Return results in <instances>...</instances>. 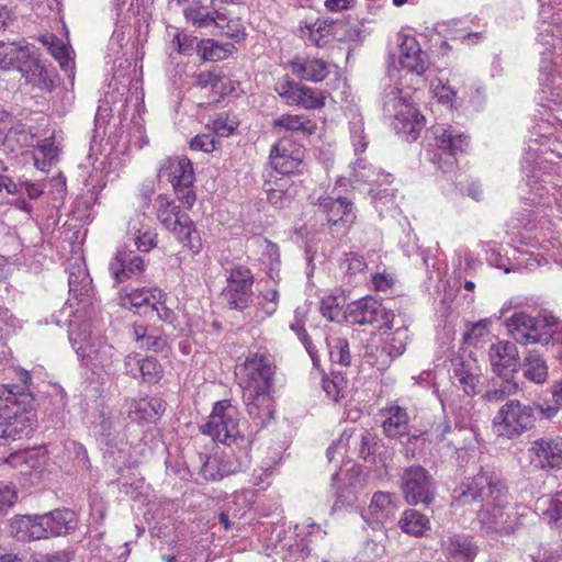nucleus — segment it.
Wrapping results in <instances>:
<instances>
[{
  "label": "nucleus",
  "instance_id": "nucleus-1",
  "mask_svg": "<svg viewBox=\"0 0 562 562\" xmlns=\"http://www.w3.org/2000/svg\"><path fill=\"white\" fill-rule=\"evenodd\" d=\"M273 374L269 359L259 353L249 355L237 370L243 401L248 415L258 426H265L273 416Z\"/></svg>",
  "mask_w": 562,
  "mask_h": 562
},
{
  "label": "nucleus",
  "instance_id": "nucleus-2",
  "mask_svg": "<svg viewBox=\"0 0 562 562\" xmlns=\"http://www.w3.org/2000/svg\"><path fill=\"white\" fill-rule=\"evenodd\" d=\"M35 423L36 414L30 395L18 394L0 385V447L29 437Z\"/></svg>",
  "mask_w": 562,
  "mask_h": 562
},
{
  "label": "nucleus",
  "instance_id": "nucleus-3",
  "mask_svg": "<svg viewBox=\"0 0 562 562\" xmlns=\"http://www.w3.org/2000/svg\"><path fill=\"white\" fill-rule=\"evenodd\" d=\"M69 341L78 356L80 363L99 374L110 369L114 362L115 349L93 327L85 321L80 324L69 323Z\"/></svg>",
  "mask_w": 562,
  "mask_h": 562
},
{
  "label": "nucleus",
  "instance_id": "nucleus-4",
  "mask_svg": "<svg viewBox=\"0 0 562 562\" xmlns=\"http://www.w3.org/2000/svg\"><path fill=\"white\" fill-rule=\"evenodd\" d=\"M538 44L542 45L541 60L539 68L540 100L543 106L551 105L562 106V71L559 57L552 58L551 49L555 48L561 42L557 34L559 29L550 23L541 22L538 26Z\"/></svg>",
  "mask_w": 562,
  "mask_h": 562
},
{
  "label": "nucleus",
  "instance_id": "nucleus-5",
  "mask_svg": "<svg viewBox=\"0 0 562 562\" xmlns=\"http://www.w3.org/2000/svg\"><path fill=\"white\" fill-rule=\"evenodd\" d=\"M411 90L400 88L397 83L387 87L383 95V111L393 117V126L408 142H414L424 128V116L420 115L413 101Z\"/></svg>",
  "mask_w": 562,
  "mask_h": 562
},
{
  "label": "nucleus",
  "instance_id": "nucleus-6",
  "mask_svg": "<svg viewBox=\"0 0 562 562\" xmlns=\"http://www.w3.org/2000/svg\"><path fill=\"white\" fill-rule=\"evenodd\" d=\"M505 324L513 338L521 345H562V327H559L558 318L551 313L532 317L525 312H516Z\"/></svg>",
  "mask_w": 562,
  "mask_h": 562
},
{
  "label": "nucleus",
  "instance_id": "nucleus-7",
  "mask_svg": "<svg viewBox=\"0 0 562 562\" xmlns=\"http://www.w3.org/2000/svg\"><path fill=\"white\" fill-rule=\"evenodd\" d=\"M482 532L492 537L513 535L519 526L518 513L509 505L505 486L493 491L477 513Z\"/></svg>",
  "mask_w": 562,
  "mask_h": 562
},
{
  "label": "nucleus",
  "instance_id": "nucleus-8",
  "mask_svg": "<svg viewBox=\"0 0 562 562\" xmlns=\"http://www.w3.org/2000/svg\"><path fill=\"white\" fill-rule=\"evenodd\" d=\"M154 207L160 224L173 233L180 243L194 254L201 250V238L189 215L181 213L179 206L164 194L156 198Z\"/></svg>",
  "mask_w": 562,
  "mask_h": 562
},
{
  "label": "nucleus",
  "instance_id": "nucleus-9",
  "mask_svg": "<svg viewBox=\"0 0 562 562\" xmlns=\"http://www.w3.org/2000/svg\"><path fill=\"white\" fill-rule=\"evenodd\" d=\"M488 357L493 372L505 381L498 389L486 392L484 398L488 402H497L518 391V384L507 378L517 372L519 356L515 344L498 341L490 347Z\"/></svg>",
  "mask_w": 562,
  "mask_h": 562
},
{
  "label": "nucleus",
  "instance_id": "nucleus-10",
  "mask_svg": "<svg viewBox=\"0 0 562 562\" xmlns=\"http://www.w3.org/2000/svg\"><path fill=\"white\" fill-rule=\"evenodd\" d=\"M159 179H166L173 188L177 199L188 209L192 207L196 196L193 191L194 170L186 156H173L162 160L158 171Z\"/></svg>",
  "mask_w": 562,
  "mask_h": 562
},
{
  "label": "nucleus",
  "instance_id": "nucleus-11",
  "mask_svg": "<svg viewBox=\"0 0 562 562\" xmlns=\"http://www.w3.org/2000/svg\"><path fill=\"white\" fill-rule=\"evenodd\" d=\"M431 133L437 146L434 162L443 172L451 171L457 164L458 156L467 153L470 145L469 136L452 125L434 126Z\"/></svg>",
  "mask_w": 562,
  "mask_h": 562
},
{
  "label": "nucleus",
  "instance_id": "nucleus-12",
  "mask_svg": "<svg viewBox=\"0 0 562 562\" xmlns=\"http://www.w3.org/2000/svg\"><path fill=\"white\" fill-rule=\"evenodd\" d=\"M214 441L231 445L239 436V412L228 400L214 404L207 422L201 427Z\"/></svg>",
  "mask_w": 562,
  "mask_h": 562
},
{
  "label": "nucleus",
  "instance_id": "nucleus-13",
  "mask_svg": "<svg viewBox=\"0 0 562 562\" xmlns=\"http://www.w3.org/2000/svg\"><path fill=\"white\" fill-rule=\"evenodd\" d=\"M535 420L531 406L512 400L505 403L495 415L493 428L498 436L512 439L529 430Z\"/></svg>",
  "mask_w": 562,
  "mask_h": 562
},
{
  "label": "nucleus",
  "instance_id": "nucleus-14",
  "mask_svg": "<svg viewBox=\"0 0 562 562\" xmlns=\"http://www.w3.org/2000/svg\"><path fill=\"white\" fill-rule=\"evenodd\" d=\"M226 286L222 291L226 304L237 311H244L252 302L254 276L246 266L237 265L227 270Z\"/></svg>",
  "mask_w": 562,
  "mask_h": 562
},
{
  "label": "nucleus",
  "instance_id": "nucleus-15",
  "mask_svg": "<svg viewBox=\"0 0 562 562\" xmlns=\"http://www.w3.org/2000/svg\"><path fill=\"white\" fill-rule=\"evenodd\" d=\"M362 469L360 465L347 462L331 475V488L335 493L333 510L352 506L358 499V493L363 487Z\"/></svg>",
  "mask_w": 562,
  "mask_h": 562
},
{
  "label": "nucleus",
  "instance_id": "nucleus-16",
  "mask_svg": "<svg viewBox=\"0 0 562 562\" xmlns=\"http://www.w3.org/2000/svg\"><path fill=\"white\" fill-rule=\"evenodd\" d=\"M401 487L405 501L413 506L429 505L435 496V482L420 465L406 468L401 475Z\"/></svg>",
  "mask_w": 562,
  "mask_h": 562
},
{
  "label": "nucleus",
  "instance_id": "nucleus-17",
  "mask_svg": "<svg viewBox=\"0 0 562 562\" xmlns=\"http://www.w3.org/2000/svg\"><path fill=\"white\" fill-rule=\"evenodd\" d=\"M274 90L290 106L295 105L304 110H317L325 105L326 97L324 91L302 85L289 77L278 81Z\"/></svg>",
  "mask_w": 562,
  "mask_h": 562
},
{
  "label": "nucleus",
  "instance_id": "nucleus-18",
  "mask_svg": "<svg viewBox=\"0 0 562 562\" xmlns=\"http://www.w3.org/2000/svg\"><path fill=\"white\" fill-rule=\"evenodd\" d=\"M347 319L353 324H376L380 329H391L394 313L386 310L378 300L368 296L348 305Z\"/></svg>",
  "mask_w": 562,
  "mask_h": 562
},
{
  "label": "nucleus",
  "instance_id": "nucleus-19",
  "mask_svg": "<svg viewBox=\"0 0 562 562\" xmlns=\"http://www.w3.org/2000/svg\"><path fill=\"white\" fill-rule=\"evenodd\" d=\"M504 484L490 475L487 472L481 471L475 476L462 482L453 490V502L460 505L472 504L473 502L481 501L486 503V499L492 497L493 491L502 488Z\"/></svg>",
  "mask_w": 562,
  "mask_h": 562
},
{
  "label": "nucleus",
  "instance_id": "nucleus-20",
  "mask_svg": "<svg viewBox=\"0 0 562 562\" xmlns=\"http://www.w3.org/2000/svg\"><path fill=\"white\" fill-rule=\"evenodd\" d=\"M527 458L536 469H562V438L544 437L532 441Z\"/></svg>",
  "mask_w": 562,
  "mask_h": 562
},
{
  "label": "nucleus",
  "instance_id": "nucleus-21",
  "mask_svg": "<svg viewBox=\"0 0 562 562\" xmlns=\"http://www.w3.org/2000/svg\"><path fill=\"white\" fill-rule=\"evenodd\" d=\"M482 369L477 360L471 356H458L451 360L450 378L468 396L479 393Z\"/></svg>",
  "mask_w": 562,
  "mask_h": 562
},
{
  "label": "nucleus",
  "instance_id": "nucleus-22",
  "mask_svg": "<svg viewBox=\"0 0 562 562\" xmlns=\"http://www.w3.org/2000/svg\"><path fill=\"white\" fill-rule=\"evenodd\" d=\"M271 167L281 175L299 172L303 165L304 148L290 139H280L270 153Z\"/></svg>",
  "mask_w": 562,
  "mask_h": 562
},
{
  "label": "nucleus",
  "instance_id": "nucleus-23",
  "mask_svg": "<svg viewBox=\"0 0 562 562\" xmlns=\"http://www.w3.org/2000/svg\"><path fill=\"white\" fill-rule=\"evenodd\" d=\"M409 339L407 327L401 326L396 328L384 341L376 356L367 355L368 362L376 367L378 370H385L392 361L402 356L406 349L407 341Z\"/></svg>",
  "mask_w": 562,
  "mask_h": 562
},
{
  "label": "nucleus",
  "instance_id": "nucleus-24",
  "mask_svg": "<svg viewBox=\"0 0 562 562\" xmlns=\"http://www.w3.org/2000/svg\"><path fill=\"white\" fill-rule=\"evenodd\" d=\"M398 63L402 69L420 76L429 66V57L414 36L403 35L400 44Z\"/></svg>",
  "mask_w": 562,
  "mask_h": 562
},
{
  "label": "nucleus",
  "instance_id": "nucleus-25",
  "mask_svg": "<svg viewBox=\"0 0 562 562\" xmlns=\"http://www.w3.org/2000/svg\"><path fill=\"white\" fill-rule=\"evenodd\" d=\"M35 54V47L25 40L0 42V69L16 68L22 74Z\"/></svg>",
  "mask_w": 562,
  "mask_h": 562
},
{
  "label": "nucleus",
  "instance_id": "nucleus-26",
  "mask_svg": "<svg viewBox=\"0 0 562 562\" xmlns=\"http://www.w3.org/2000/svg\"><path fill=\"white\" fill-rule=\"evenodd\" d=\"M127 235L137 250L148 252L157 246V233L145 213H134L127 222Z\"/></svg>",
  "mask_w": 562,
  "mask_h": 562
},
{
  "label": "nucleus",
  "instance_id": "nucleus-27",
  "mask_svg": "<svg viewBox=\"0 0 562 562\" xmlns=\"http://www.w3.org/2000/svg\"><path fill=\"white\" fill-rule=\"evenodd\" d=\"M382 414L384 416L382 427H383L384 434L387 437L396 438V439L406 438L407 441L425 440V438H420V436H416V435L409 436L408 435L409 417H408L406 408L392 403L382 409Z\"/></svg>",
  "mask_w": 562,
  "mask_h": 562
},
{
  "label": "nucleus",
  "instance_id": "nucleus-28",
  "mask_svg": "<svg viewBox=\"0 0 562 562\" xmlns=\"http://www.w3.org/2000/svg\"><path fill=\"white\" fill-rule=\"evenodd\" d=\"M109 270L117 283L132 278H138L145 271V261L142 256L125 249L119 250L109 266Z\"/></svg>",
  "mask_w": 562,
  "mask_h": 562
},
{
  "label": "nucleus",
  "instance_id": "nucleus-29",
  "mask_svg": "<svg viewBox=\"0 0 562 562\" xmlns=\"http://www.w3.org/2000/svg\"><path fill=\"white\" fill-rule=\"evenodd\" d=\"M288 65L292 74L304 81L322 82L329 75V64L318 57L295 56Z\"/></svg>",
  "mask_w": 562,
  "mask_h": 562
},
{
  "label": "nucleus",
  "instance_id": "nucleus-30",
  "mask_svg": "<svg viewBox=\"0 0 562 562\" xmlns=\"http://www.w3.org/2000/svg\"><path fill=\"white\" fill-rule=\"evenodd\" d=\"M442 553L454 562H473L477 547L463 533L447 532L441 537Z\"/></svg>",
  "mask_w": 562,
  "mask_h": 562
},
{
  "label": "nucleus",
  "instance_id": "nucleus-31",
  "mask_svg": "<svg viewBox=\"0 0 562 562\" xmlns=\"http://www.w3.org/2000/svg\"><path fill=\"white\" fill-rule=\"evenodd\" d=\"M317 211L326 217L329 226L350 224L355 217L351 203L340 196H319Z\"/></svg>",
  "mask_w": 562,
  "mask_h": 562
},
{
  "label": "nucleus",
  "instance_id": "nucleus-32",
  "mask_svg": "<svg viewBox=\"0 0 562 562\" xmlns=\"http://www.w3.org/2000/svg\"><path fill=\"white\" fill-rule=\"evenodd\" d=\"M538 155L535 150L529 146V150L525 153L522 169L527 171V180L526 184L530 188V193L528 196H524L525 200L530 201L532 204H541L546 203V194H548L549 190L540 183L546 182L541 177L543 176L541 169L536 165L538 162L536 159Z\"/></svg>",
  "mask_w": 562,
  "mask_h": 562
},
{
  "label": "nucleus",
  "instance_id": "nucleus-33",
  "mask_svg": "<svg viewBox=\"0 0 562 562\" xmlns=\"http://www.w3.org/2000/svg\"><path fill=\"white\" fill-rule=\"evenodd\" d=\"M396 509L397 504L394 494L376 492L373 494L368 510L362 517L368 524L379 526L392 518Z\"/></svg>",
  "mask_w": 562,
  "mask_h": 562
},
{
  "label": "nucleus",
  "instance_id": "nucleus-34",
  "mask_svg": "<svg viewBox=\"0 0 562 562\" xmlns=\"http://www.w3.org/2000/svg\"><path fill=\"white\" fill-rule=\"evenodd\" d=\"M349 181L355 188H360L362 184L376 188L379 184H392V176L368 164L367 160L358 158L351 167Z\"/></svg>",
  "mask_w": 562,
  "mask_h": 562
},
{
  "label": "nucleus",
  "instance_id": "nucleus-35",
  "mask_svg": "<svg viewBox=\"0 0 562 562\" xmlns=\"http://www.w3.org/2000/svg\"><path fill=\"white\" fill-rule=\"evenodd\" d=\"M77 515L70 509H56L42 515L45 539L68 535L77 527Z\"/></svg>",
  "mask_w": 562,
  "mask_h": 562
},
{
  "label": "nucleus",
  "instance_id": "nucleus-36",
  "mask_svg": "<svg viewBox=\"0 0 562 562\" xmlns=\"http://www.w3.org/2000/svg\"><path fill=\"white\" fill-rule=\"evenodd\" d=\"M42 515H23L11 520L10 532L19 541L45 539Z\"/></svg>",
  "mask_w": 562,
  "mask_h": 562
},
{
  "label": "nucleus",
  "instance_id": "nucleus-37",
  "mask_svg": "<svg viewBox=\"0 0 562 562\" xmlns=\"http://www.w3.org/2000/svg\"><path fill=\"white\" fill-rule=\"evenodd\" d=\"M165 412V403L159 397L133 400L128 408V417L136 423H155Z\"/></svg>",
  "mask_w": 562,
  "mask_h": 562
},
{
  "label": "nucleus",
  "instance_id": "nucleus-38",
  "mask_svg": "<svg viewBox=\"0 0 562 562\" xmlns=\"http://www.w3.org/2000/svg\"><path fill=\"white\" fill-rule=\"evenodd\" d=\"M301 37L317 47H324L330 43V20L306 19L300 25Z\"/></svg>",
  "mask_w": 562,
  "mask_h": 562
},
{
  "label": "nucleus",
  "instance_id": "nucleus-39",
  "mask_svg": "<svg viewBox=\"0 0 562 562\" xmlns=\"http://www.w3.org/2000/svg\"><path fill=\"white\" fill-rule=\"evenodd\" d=\"M279 290L276 282L265 281L262 288L259 289L257 296V305L255 311V318L257 322H262L271 317L278 310L279 305Z\"/></svg>",
  "mask_w": 562,
  "mask_h": 562
},
{
  "label": "nucleus",
  "instance_id": "nucleus-40",
  "mask_svg": "<svg viewBox=\"0 0 562 562\" xmlns=\"http://www.w3.org/2000/svg\"><path fill=\"white\" fill-rule=\"evenodd\" d=\"M272 127L278 132L284 131L312 135L315 133L317 125L303 114H282L273 120Z\"/></svg>",
  "mask_w": 562,
  "mask_h": 562
},
{
  "label": "nucleus",
  "instance_id": "nucleus-41",
  "mask_svg": "<svg viewBox=\"0 0 562 562\" xmlns=\"http://www.w3.org/2000/svg\"><path fill=\"white\" fill-rule=\"evenodd\" d=\"M524 376L535 383L543 384L548 379V366L543 357L535 350H529L521 363Z\"/></svg>",
  "mask_w": 562,
  "mask_h": 562
},
{
  "label": "nucleus",
  "instance_id": "nucleus-42",
  "mask_svg": "<svg viewBox=\"0 0 562 562\" xmlns=\"http://www.w3.org/2000/svg\"><path fill=\"white\" fill-rule=\"evenodd\" d=\"M22 70V75L27 82L45 91H50L54 88L53 72L43 66L35 54Z\"/></svg>",
  "mask_w": 562,
  "mask_h": 562
},
{
  "label": "nucleus",
  "instance_id": "nucleus-43",
  "mask_svg": "<svg viewBox=\"0 0 562 562\" xmlns=\"http://www.w3.org/2000/svg\"><path fill=\"white\" fill-rule=\"evenodd\" d=\"M162 297V291L159 289H135L127 291L124 289L120 296V304L125 308L150 307L154 300Z\"/></svg>",
  "mask_w": 562,
  "mask_h": 562
},
{
  "label": "nucleus",
  "instance_id": "nucleus-44",
  "mask_svg": "<svg viewBox=\"0 0 562 562\" xmlns=\"http://www.w3.org/2000/svg\"><path fill=\"white\" fill-rule=\"evenodd\" d=\"M184 15L198 27H223L226 21V13L222 9L205 11L203 8H190L184 10Z\"/></svg>",
  "mask_w": 562,
  "mask_h": 562
},
{
  "label": "nucleus",
  "instance_id": "nucleus-45",
  "mask_svg": "<svg viewBox=\"0 0 562 562\" xmlns=\"http://www.w3.org/2000/svg\"><path fill=\"white\" fill-rule=\"evenodd\" d=\"M68 283L69 292L79 299L80 302H85L89 299L91 292V280L86 267L81 265L72 266L69 270Z\"/></svg>",
  "mask_w": 562,
  "mask_h": 562
},
{
  "label": "nucleus",
  "instance_id": "nucleus-46",
  "mask_svg": "<svg viewBox=\"0 0 562 562\" xmlns=\"http://www.w3.org/2000/svg\"><path fill=\"white\" fill-rule=\"evenodd\" d=\"M59 154V148L55 144V140L53 137H47L38 142L36 145L34 153H33V159H34V166L45 171L48 168L55 164L57 160Z\"/></svg>",
  "mask_w": 562,
  "mask_h": 562
},
{
  "label": "nucleus",
  "instance_id": "nucleus-47",
  "mask_svg": "<svg viewBox=\"0 0 562 562\" xmlns=\"http://www.w3.org/2000/svg\"><path fill=\"white\" fill-rule=\"evenodd\" d=\"M43 43L47 46L52 56L59 63V66L67 72L74 70V59L69 47L53 34L43 36Z\"/></svg>",
  "mask_w": 562,
  "mask_h": 562
},
{
  "label": "nucleus",
  "instance_id": "nucleus-48",
  "mask_svg": "<svg viewBox=\"0 0 562 562\" xmlns=\"http://www.w3.org/2000/svg\"><path fill=\"white\" fill-rule=\"evenodd\" d=\"M402 531L413 536H422L430 529V521L427 516L416 509H406L398 521Z\"/></svg>",
  "mask_w": 562,
  "mask_h": 562
},
{
  "label": "nucleus",
  "instance_id": "nucleus-49",
  "mask_svg": "<svg viewBox=\"0 0 562 562\" xmlns=\"http://www.w3.org/2000/svg\"><path fill=\"white\" fill-rule=\"evenodd\" d=\"M235 46L232 43L221 44L214 40L201 41L196 50L203 60L217 61L223 60L235 52Z\"/></svg>",
  "mask_w": 562,
  "mask_h": 562
},
{
  "label": "nucleus",
  "instance_id": "nucleus-50",
  "mask_svg": "<svg viewBox=\"0 0 562 562\" xmlns=\"http://www.w3.org/2000/svg\"><path fill=\"white\" fill-rule=\"evenodd\" d=\"M367 262L364 258L355 252L346 254L340 262V270L349 283L359 281L366 277Z\"/></svg>",
  "mask_w": 562,
  "mask_h": 562
},
{
  "label": "nucleus",
  "instance_id": "nucleus-51",
  "mask_svg": "<svg viewBox=\"0 0 562 562\" xmlns=\"http://www.w3.org/2000/svg\"><path fill=\"white\" fill-rule=\"evenodd\" d=\"M349 134L355 154L363 153L369 145L368 135L364 131L362 116L353 111H351L349 117Z\"/></svg>",
  "mask_w": 562,
  "mask_h": 562
},
{
  "label": "nucleus",
  "instance_id": "nucleus-52",
  "mask_svg": "<svg viewBox=\"0 0 562 562\" xmlns=\"http://www.w3.org/2000/svg\"><path fill=\"white\" fill-rule=\"evenodd\" d=\"M101 429L102 441L106 446L105 453L114 456L115 449L119 453L125 451L127 443L124 441L123 437H121L120 431L116 430V426L112 420H103Z\"/></svg>",
  "mask_w": 562,
  "mask_h": 562
},
{
  "label": "nucleus",
  "instance_id": "nucleus-53",
  "mask_svg": "<svg viewBox=\"0 0 562 562\" xmlns=\"http://www.w3.org/2000/svg\"><path fill=\"white\" fill-rule=\"evenodd\" d=\"M369 194L381 215L395 209V194L391 184H379L376 188H369Z\"/></svg>",
  "mask_w": 562,
  "mask_h": 562
},
{
  "label": "nucleus",
  "instance_id": "nucleus-54",
  "mask_svg": "<svg viewBox=\"0 0 562 562\" xmlns=\"http://www.w3.org/2000/svg\"><path fill=\"white\" fill-rule=\"evenodd\" d=\"M240 471V464L236 463L233 467L220 468V459L217 456L209 457L201 468V474L206 480H221L225 476L235 474Z\"/></svg>",
  "mask_w": 562,
  "mask_h": 562
},
{
  "label": "nucleus",
  "instance_id": "nucleus-55",
  "mask_svg": "<svg viewBox=\"0 0 562 562\" xmlns=\"http://www.w3.org/2000/svg\"><path fill=\"white\" fill-rule=\"evenodd\" d=\"M24 459L26 461L21 469L23 475L41 474L47 464V454L43 448L24 450Z\"/></svg>",
  "mask_w": 562,
  "mask_h": 562
},
{
  "label": "nucleus",
  "instance_id": "nucleus-56",
  "mask_svg": "<svg viewBox=\"0 0 562 562\" xmlns=\"http://www.w3.org/2000/svg\"><path fill=\"white\" fill-rule=\"evenodd\" d=\"M345 299L337 295H326L321 302V313L329 321L339 322L347 318V310L344 311Z\"/></svg>",
  "mask_w": 562,
  "mask_h": 562
},
{
  "label": "nucleus",
  "instance_id": "nucleus-57",
  "mask_svg": "<svg viewBox=\"0 0 562 562\" xmlns=\"http://www.w3.org/2000/svg\"><path fill=\"white\" fill-rule=\"evenodd\" d=\"M326 341L331 362L348 366L351 361L348 341L340 337H328Z\"/></svg>",
  "mask_w": 562,
  "mask_h": 562
},
{
  "label": "nucleus",
  "instance_id": "nucleus-58",
  "mask_svg": "<svg viewBox=\"0 0 562 562\" xmlns=\"http://www.w3.org/2000/svg\"><path fill=\"white\" fill-rule=\"evenodd\" d=\"M357 36V30L348 20H330V43L333 41H352Z\"/></svg>",
  "mask_w": 562,
  "mask_h": 562
},
{
  "label": "nucleus",
  "instance_id": "nucleus-59",
  "mask_svg": "<svg viewBox=\"0 0 562 562\" xmlns=\"http://www.w3.org/2000/svg\"><path fill=\"white\" fill-rule=\"evenodd\" d=\"M206 127L221 137H228L237 128V122L231 120L227 113H220L206 124Z\"/></svg>",
  "mask_w": 562,
  "mask_h": 562
},
{
  "label": "nucleus",
  "instance_id": "nucleus-60",
  "mask_svg": "<svg viewBox=\"0 0 562 562\" xmlns=\"http://www.w3.org/2000/svg\"><path fill=\"white\" fill-rule=\"evenodd\" d=\"M430 92L439 103L452 106L456 91L442 78H435L430 82Z\"/></svg>",
  "mask_w": 562,
  "mask_h": 562
},
{
  "label": "nucleus",
  "instance_id": "nucleus-61",
  "mask_svg": "<svg viewBox=\"0 0 562 562\" xmlns=\"http://www.w3.org/2000/svg\"><path fill=\"white\" fill-rule=\"evenodd\" d=\"M161 366L154 357H143L139 380L154 383L161 378Z\"/></svg>",
  "mask_w": 562,
  "mask_h": 562
},
{
  "label": "nucleus",
  "instance_id": "nucleus-62",
  "mask_svg": "<svg viewBox=\"0 0 562 562\" xmlns=\"http://www.w3.org/2000/svg\"><path fill=\"white\" fill-rule=\"evenodd\" d=\"M346 387V381L341 375H334L333 378L323 379V390L329 398L338 402L344 397V390Z\"/></svg>",
  "mask_w": 562,
  "mask_h": 562
},
{
  "label": "nucleus",
  "instance_id": "nucleus-63",
  "mask_svg": "<svg viewBox=\"0 0 562 562\" xmlns=\"http://www.w3.org/2000/svg\"><path fill=\"white\" fill-rule=\"evenodd\" d=\"M467 21H460L456 25H460L453 30V40H459L460 42L472 45L481 42L484 38V34L482 31H472L470 27L465 25Z\"/></svg>",
  "mask_w": 562,
  "mask_h": 562
},
{
  "label": "nucleus",
  "instance_id": "nucleus-64",
  "mask_svg": "<svg viewBox=\"0 0 562 562\" xmlns=\"http://www.w3.org/2000/svg\"><path fill=\"white\" fill-rule=\"evenodd\" d=\"M543 519L562 526V491L549 502V507L542 513Z\"/></svg>",
  "mask_w": 562,
  "mask_h": 562
}]
</instances>
